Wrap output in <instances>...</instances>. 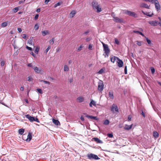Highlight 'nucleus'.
<instances>
[{"label": "nucleus", "instance_id": "ddd939ff", "mask_svg": "<svg viewBox=\"0 0 161 161\" xmlns=\"http://www.w3.org/2000/svg\"><path fill=\"white\" fill-rule=\"evenodd\" d=\"M133 125L131 124L130 125H125L124 127V129L125 130H129L131 129Z\"/></svg>", "mask_w": 161, "mask_h": 161}, {"label": "nucleus", "instance_id": "c9c22d12", "mask_svg": "<svg viewBox=\"0 0 161 161\" xmlns=\"http://www.w3.org/2000/svg\"><path fill=\"white\" fill-rule=\"evenodd\" d=\"M153 14H150V12H147L146 13V15L150 17H151Z\"/></svg>", "mask_w": 161, "mask_h": 161}, {"label": "nucleus", "instance_id": "20e7f679", "mask_svg": "<svg viewBox=\"0 0 161 161\" xmlns=\"http://www.w3.org/2000/svg\"><path fill=\"white\" fill-rule=\"evenodd\" d=\"M88 159L91 160H97L100 159L97 155L92 153H89L87 155Z\"/></svg>", "mask_w": 161, "mask_h": 161}, {"label": "nucleus", "instance_id": "72a5a7b5", "mask_svg": "<svg viewBox=\"0 0 161 161\" xmlns=\"http://www.w3.org/2000/svg\"><path fill=\"white\" fill-rule=\"evenodd\" d=\"M39 26L37 24H36L34 26V29L36 30H37L39 28Z\"/></svg>", "mask_w": 161, "mask_h": 161}, {"label": "nucleus", "instance_id": "de8ad7c7", "mask_svg": "<svg viewBox=\"0 0 161 161\" xmlns=\"http://www.w3.org/2000/svg\"><path fill=\"white\" fill-rule=\"evenodd\" d=\"M26 48L28 50H30V51H32V48L31 47H29L28 46H26Z\"/></svg>", "mask_w": 161, "mask_h": 161}, {"label": "nucleus", "instance_id": "680f3d73", "mask_svg": "<svg viewBox=\"0 0 161 161\" xmlns=\"http://www.w3.org/2000/svg\"><path fill=\"white\" fill-rule=\"evenodd\" d=\"M51 0H45V4H47L48 2H49Z\"/></svg>", "mask_w": 161, "mask_h": 161}, {"label": "nucleus", "instance_id": "dca6fc26", "mask_svg": "<svg viewBox=\"0 0 161 161\" xmlns=\"http://www.w3.org/2000/svg\"><path fill=\"white\" fill-rule=\"evenodd\" d=\"M77 101L79 103L83 102L84 100V98L82 97H79L77 98Z\"/></svg>", "mask_w": 161, "mask_h": 161}, {"label": "nucleus", "instance_id": "5fc2aeb1", "mask_svg": "<svg viewBox=\"0 0 161 161\" xmlns=\"http://www.w3.org/2000/svg\"><path fill=\"white\" fill-rule=\"evenodd\" d=\"M38 16H39V15L38 14H37L35 16V17H34V19L35 20L37 19L38 18Z\"/></svg>", "mask_w": 161, "mask_h": 161}, {"label": "nucleus", "instance_id": "774afa93", "mask_svg": "<svg viewBox=\"0 0 161 161\" xmlns=\"http://www.w3.org/2000/svg\"><path fill=\"white\" fill-rule=\"evenodd\" d=\"M80 119L82 121H84V118L83 116H81Z\"/></svg>", "mask_w": 161, "mask_h": 161}, {"label": "nucleus", "instance_id": "8fccbe9b", "mask_svg": "<svg viewBox=\"0 0 161 161\" xmlns=\"http://www.w3.org/2000/svg\"><path fill=\"white\" fill-rule=\"evenodd\" d=\"M104 84L103 83V82L101 80V91L103 89Z\"/></svg>", "mask_w": 161, "mask_h": 161}, {"label": "nucleus", "instance_id": "09e8293b", "mask_svg": "<svg viewBox=\"0 0 161 161\" xmlns=\"http://www.w3.org/2000/svg\"><path fill=\"white\" fill-rule=\"evenodd\" d=\"M115 43L117 44H119V42L117 39H115Z\"/></svg>", "mask_w": 161, "mask_h": 161}, {"label": "nucleus", "instance_id": "4d7b16f0", "mask_svg": "<svg viewBox=\"0 0 161 161\" xmlns=\"http://www.w3.org/2000/svg\"><path fill=\"white\" fill-rule=\"evenodd\" d=\"M82 46H80L78 48V51H80L81 50V48H82Z\"/></svg>", "mask_w": 161, "mask_h": 161}, {"label": "nucleus", "instance_id": "2f4dec72", "mask_svg": "<svg viewBox=\"0 0 161 161\" xmlns=\"http://www.w3.org/2000/svg\"><path fill=\"white\" fill-rule=\"evenodd\" d=\"M19 9V8L18 7H16L13 9V11L14 13H16L18 11Z\"/></svg>", "mask_w": 161, "mask_h": 161}, {"label": "nucleus", "instance_id": "e433bc0d", "mask_svg": "<svg viewBox=\"0 0 161 161\" xmlns=\"http://www.w3.org/2000/svg\"><path fill=\"white\" fill-rule=\"evenodd\" d=\"M40 81L41 82H43L45 84H48V85H50V82L47 81H45V80H41Z\"/></svg>", "mask_w": 161, "mask_h": 161}, {"label": "nucleus", "instance_id": "4468645a", "mask_svg": "<svg viewBox=\"0 0 161 161\" xmlns=\"http://www.w3.org/2000/svg\"><path fill=\"white\" fill-rule=\"evenodd\" d=\"M76 12L75 10L72 11L69 14V17L70 18H73L76 14Z\"/></svg>", "mask_w": 161, "mask_h": 161}, {"label": "nucleus", "instance_id": "0eeeda50", "mask_svg": "<svg viewBox=\"0 0 161 161\" xmlns=\"http://www.w3.org/2000/svg\"><path fill=\"white\" fill-rule=\"evenodd\" d=\"M148 23L151 25L154 26H156L158 24V22L156 20L150 21L148 22Z\"/></svg>", "mask_w": 161, "mask_h": 161}, {"label": "nucleus", "instance_id": "c756f323", "mask_svg": "<svg viewBox=\"0 0 161 161\" xmlns=\"http://www.w3.org/2000/svg\"><path fill=\"white\" fill-rule=\"evenodd\" d=\"M69 70V67L66 65L64 66V70L65 71H68Z\"/></svg>", "mask_w": 161, "mask_h": 161}, {"label": "nucleus", "instance_id": "0e129e2a", "mask_svg": "<svg viewBox=\"0 0 161 161\" xmlns=\"http://www.w3.org/2000/svg\"><path fill=\"white\" fill-rule=\"evenodd\" d=\"M22 36L23 38H25L26 37V36L25 34H23L22 35Z\"/></svg>", "mask_w": 161, "mask_h": 161}, {"label": "nucleus", "instance_id": "4c0bfd02", "mask_svg": "<svg viewBox=\"0 0 161 161\" xmlns=\"http://www.w3.org/2000/svg\"><path fill=\"white\" fill-rule=\"evenodd\" d=\"M28 78V80L31 81H32L33 80V78H32V77L31 76H29L27 77Z\"/></svg>", "mask_w": 161, "mask_h": 161}, {"label": "nucleus", "instance_id": "c03bdc74", "mask_svg": "<svg viewBox=\"0 0 161 161\" xmlns=\"http://www.w3.org/2000/svg\"><path fill=\"white\" fill-rule=\"evenodd\" d=\"M28 43L30 45H32L33 44V42L31 40L29 39V41H28Z\"/></svg>", "mask_w": 161, "mask_h": 161}, {"label": "nucleus", "instance_id": "58836bf2", "mask_svg": "<svg viewBox=\"0 0 161 161\" xmlns=\"http://www.w3.org/2000/svg\"><path fill=\"white\" fill-rule=\"evenodd\" d=\"M137 44L139 46H141L142 45V42L140 41H136Z\"/></svg>", "mask_w": 161, "mask_h": 161}, {"label": "nucleus", "instance_id": "f8f14e48", "mask_svg": "<svg viewBox=\"0 0 161 161\" xmlns=\"http://www.w3.org/2000/svg\"><path fill=\"white\" fill-rule=\"evenodd\" d=\"M154 4L155 6V8L157 11H158L160 9V7L158 1Z\"/></svg>", "mask_w": 161, "mask_h": 161}, {"label": "nucleus", "instance_id": "864d4df0", "mask_svg": "<svg viewBox=\"0 0 161 161\" xmlns=\"http://www.w3.org/2000/svg\"><path fill=\"white\" fill-rule=\"evenodd\" d=\"M5 62L3 61L1 62V65L2 66H3L5 64Z\"/></svg>", "mask_w": 161, "mask_h": 161}, {"label": "nucleus", "instance_id": "bf43d9fd", "mask_svg": "<svg viewBox=\"0 0 161 161\" xmlns=\"http://www.w3.org/2000/svg\"><path fill=\"white\" fill-rule=\"evenodd\" d=\"M98 89L99 91L101 90V85L99 82L98 83Z\"/></svg>", "mask_w": 161, "mask_h": 161}, {"label": "nucleus", "instance_id": "37998d69", "mask_svg": "<svg viewBox=\"0 0 161 161\" xmlns=\"http://www.w3.org/2000/svg\"><path fill=\"white\" fill-rule=\"evenodd\" d=\"M107 136L110 138H112L113 136V134L112 133L108 134Z\"/></svg>", "mask_w": 161, "mask_h": 161}, {"label": "nucleus", "instance_id": "5701e85b", "mask_svg": "<svg viewBox=\"0 0 161 161\" xmlns=\"http://www.w3.org/2000/svg\"><path fill=\"white\" fill-rule=\"evenodd\" d=\"M95 105H96V103H95V102L94 101L92 100L91 101V102L90 103V104H89L90 106V107H92V105L93 106H95Z\"/></svg>", "mask_w": 161, "mask_h": 161}, {"label": "nucleus", "instance_id": "2eb2a0df", "mask_svg": "<svg viewBox=\"0 0 161 161\" xmlns=\"http://www.w3.org/2000/svg\"><path fill=\"white\" fill-rule=\"evenodd\" d=\"M109 97L111 99H113L114 98V92L112 91H110L109 92Z\"/></svg>", "mask_w": 161, "mask_h": 161}, {"label": "nucleus", "instance_id": "393cba45", "mask_svg": "<svg viewBox=\"0 0 161 161\" xmlns=\"http://www.w3.org/2000/svg\"><path fill=\"white\" fill-rule=\"evenodd\" d=\"M133 32L136 33H139L142 36H144V35L142 32L140 31L134 30L133 31Z\"/></svg>", "mask_w": 161, "mask_h": 161}, {"label": "nucleus", "instance_id": "3c124183", "mask_svg": "<svg viewBox=\"0 0 161 161\" xmlns=\"http://www.w3.org/2000/svg\"><path fill=\"white\" fill-rule=\"evenodd\" d=\"M60 3L58 2L55 4V5L54 6V7L55 8H56V7H57V6H59L60 5Z\"/></svg>", "mask_w": 161, "mask_h": 161}, {"label": "nucleus", "instance_id": "79ce46f5", "mask_svg": "<svg viewBox=\"0 0 161 161\" xmlns=\"http://www.w3.org/2000/svg\"><path fill=\"white\" fill-rule=\"evenodd\" d=\"M131 119V116L130 115H129L128 116V121H130Z\"/></svg>", "mask_w": 161, "mask_h": 161}, {"label": "nucleus", "instance_id": "bb28decb", "mask_svg": "<svg viewBox=\"0 0 161 161\" xmlns=\"http://www.w3.org/2000/svg\"><path fill=\"white\" fill-rule=\"evenodd\" d=\"M129 11V10H122L121 11V12L123 14H125L127 15H128Z\"/></svg>", "mask_w": 161, "mask_h": 161}, {"label": "nucleus", "instance_id": "6e6d98bb", "mask_svg": "<svg viewBox=\"0 0 161 161\" xmlns=\"http://www.w3.org/2000/svg\"><path fill=\"white\" fill-rule=\"evenodd\" d=\"M92 45L91 44H89L88 46V49L89 50H92Z\"/></svg>", "mask_w": 161, "mask_h": 161}, {"label": "nucleus", "instance_id": "6ab92c4d", "mask_svg": "<svg viewBox=\"0 0 161 161\" xmlns=\"http://www.w3.org/2000/svg\"><path fill=\"white\" fill-rule=\"evenodd\" d=\"M118 58L117 57L114 56L113 57L110 58V60L112 62L114 63L115 61L117 60Z\"/></svg>", "mask_w": 161, "mask_h": 161}, {"label": "nucleus", "instance_id": "7ed1b4c3", "mask_svg": "<svg viewBox=\"0 0 161 161\" xmlns=\"http://www.w3.org/2000/svg\"><path fill=\"white\" fill-rule=\"evenodd\" d=\"M25 116L31 122L35 121L38 123L39 122L38 119L37 118L31 116L29 114L25 115Z\"/></svg>", "mask_w": 161, "mask_h": 161}, {"label": "nucleus", "instance_id": "9b49d317", "mask_svg": "<svg viewBox=\"0 0 161 161\" xmlns=\"http://www.w3.org/2000/svg\"><path fill=\"white\" fill-rule=\"evenodd\" d=\"M141 8H149V6H148L147 4L144 3H141L140 5Z\"/></svg>", "mask_w": 161, "mask_h": 161}, {"label": "nucleus", "instance_id": "052dcab7", "mask_svg": "<svg viewBox=\"0 0 161 161\" xmlns=\"http://www.w3.org/2000/svg\"><path fill=\"white\" fill-rule=\"evenodd\" d=\"M17 30L19 32H20V33L22 31V30L20 28H18Z\"/></svg>", "mask_w": 161, "mask_h": 161}, {"label": "nucleus", "instance_id": "13d9d810", "mask_svg": "<svg viewBox=\"0 0 161 161\" xmlns=\"http://www.w3.org/2000/svg\"><path fill=\"white\" fill-rule=\"evenodd\" d=\"M151 70L152 74H153L155 72V69L154 68H152L151 69Z\"/></svg>", "mask_w": 161, "mask_h": 161}, {"label": "nucleus", "instance_id": "ea45409f", "mask_svg": "<svg viewBox=\"0 0 161 161\" xmlns=\"http://www.w3.org/2000/svg\"><path fill=\"white\" fill-rule=\"evenodd\" d=\"M50 49V47L48 46L47 48L46 49V50L45 51V53L46 54L47 53V52H48V51Z\"/></svg>", "mask_w": 161, "mask_h": 161}, {"label": "nucleus", "instance_id": "a18cd8bd", "mask_svg": "<svg viewBox=\"0 0 161 161\" xmlns=\"http://www.w3.org/2000/svg\"><path fill=\"white\" fill-rule=\"evenodd\" d=\"M27 66L29 67H31V68H32L33 69V68H34V67L33 66V65H32V64H31V63H29V64H27Z\"/></svg>", "mask_w": 161, "mask_h": 161}, {"label": "nucleus", "instance_id": "f704fd0d", "mask_svg": "<svg viewBox=\"0 0 161 161\" xmlns=\"http://www.w3.org/2000/svg\"><path fill=\"white\" fill-rule=\"evenodd\" d=\"M39 48L38 47H36V49H35V53H36V54H37L39 51Z\"/></svg>", "mask_w": 161, "mask_h": 161}, {"label": "nucleus", "instance_id": "69168bd1", "mask_svg": "<svg viewBox=\"0 0 161 161\" xmlns=\"http://www.w3.org/2000/svg\"><path fill=\"white\" fill-rule=\"evenodd\" d=\"M91 40V38H87L86 39V41L87 42L90 41Z\"/></svg>", "mask_w": 161, "mask_h": 161}, {"label": "nucleus", "instance_id": "f03ea898", "mask_svg": "<svg viewBox=\"0 0 161 161\" xmlns=\"http://www.w3.org/2000/svg\"><path fill=\"white\" fill-rule=\"evenodd\" d=\"M92 5L93 8L94 10H97V12H100L101 11V8L99 7V6L98 4V3L95 1H93L92 3Z\"/></svg>", "mask_w": 161, "mask_h": 161}, {"label": "nucleus", "instance_id": "7c9ffc66", "mask_svg": "<svg viewBox=\"0 0 161 161\" xmlns=\"http://www.w3.org/2000/svg\"><path fill=\"white\" fill-rule=\"evenodd\" d=\"M8 24V23L7 22H5L3 23L2 24V26L4 27L7 26Z\"/></svg>", "mask_w": 161, "mask_h": 161}, {"label": "nucleus", "instance_id": "473e14b6", "mask_svg": "<svg viewBox=\"0 0 161 161\" xmlns=\"http://www.w3.org/2000/svg\"><path fill=\"white\" fill-rule=\"evenodd\" d=\"M54 39L52 38V39L49 41V42L51 44H53L54 42Z\"/></svg>", "mask_w": 161, "mask_h": 161}, {"label": "nucleus", "instance_id": "f257e3e1", "mask_svg": "<svg viewBox=\"0 0 161 161\" xmlns=\"http://www.w3.org/2000/svg\"><path fill=\"white\" fill-rule=\"evenodd\" d=\"M101 43L103 45V51L104 52V53L103 55L105 57H108L110 53V50L107 44H105L103 42H101Z\"/></svg>", "mask_w": 161, "mask_h": 161}, {"label": "nucleus", "instance_id": "a878e982", "mask_svg": "<svg viewBox=\"0 0 161 161\" xmlns=\"http://www.w3.org/2000/svg\"><path fill=\"white\" fill-rule=\"evenodd\" d=\"M24 131V129H20L19 130V134L20 135H22L23 134Z\"/></svg>", "mask_w": 161, "mask_h": 161}, {"label": "nucleus", "instance_id": "a211bd4d", "mask_svg": "<svg viewBox=\"0 0 161 161\" xmlns=\"http://www.w3.org/2000/svg\"><path fill=\"white\" fill-rule=\"evenodd\" d=\"M32 137L31 134L29 133L27 136V138L26 140V141L27 142L30 141Z\"/></svg>", "mask_w": 161, "mask_h": 161}, {"label": "nucleus", "instance_id": "603ef678", "mask_svg": "<svg viewBox=\"0 0 161 161\" xmlns=\"http://www.w3.org/2000/svg\"><path fill=\"white\" fill-rule=\"evenodd\" d=\"M37 90L38 91V92L40 93H42V90L40 89H39V88L37 89Z\"/></svg>", "mask_w": 161, "mask_h": 161}, {"label": "nucleus", "instance_id": "4be33fe9", "mask_svg": "<svg viewBox=\"0 0 161 161\" xmlns=\"http://www.w3.org/2000/svg\"><path fill=\"white\" fill-rule=\"evenodd\" d=\"M86 117L89 119H97L96 117L90 115H86Z\"/></svg>", "mask_w": 161, "mask_h": 161}, {"label": "nucleus", "instance_id": "338daca9", "mask_svg": "<svg viewBox=\"0 0 161 161\" xmlns=\"http://www.w3.org/2000/svg\"><path fill=\"white\" fill-rule=\"evenodd\" d=\"M41 11V9L40 8H38L36 10V12H39Z\"/></svg>", "mask_w": 161, "mask_h": 161}, {"label": "nucleus", "instance_id": "39448f33", "mask_svg": "<svg viewBox=\"0 0 161 161\" xmlns=\"http://www.w3.org/2000/svg\"><path fill=\"white\" fill-rule=\"evenodd\" d=\"M113 20L116 23H125V21L122 18H119L118 17H114Z\"/></svg>", "mask_w": 161, "mask_h": 161}, {"label": "nucleus", "instance_id": "cd10ccee", "mask_svg": "<svg viewBox=\"0 0 161 161\" xmlns=\"http://www.w3.org/2000/svg\"><path fill=\"white\" fill-rule=\"evenodd\" d=\"M109 121L108 120L106 119L104 121L103 124L106 125H108L109 124Z\"/></svg>", "mask_w": 161, "mask_h": 161}, {"label": "nucleus", "instance_id": "f3484780", "mask_svg": "<svg viewBox=\"0 0 161 161\" xmlns=\"http://www.w3.org/2000/svg\"><path fill=\"white\" fill-rule=\"evenodd\" d=\"M53 122L56 125H60V123L58 120H55L54 119H52Z\"/></svg>", "mask_w": 161, "mask_h": 161}, {"label": "nucleus", "instance_id": "e2e57ef3", "mask_svg": "<svg viewBox=\"0 0 161 161\" xmlns=\"http://www.w3.org/2000/svg\"><path fill=\"white\" fill-rule=\"evenodd\" d=\"M112 16L113 17V19H114V17H116L115 16V15L114 14V13H113L112 14Z\"/></svg>", "mask_w": 161, "mask_h": 161}, {"label": "nucleus", "instance_id": "a19ab883", "mask_svg": "<svg viewBox=\"0 0 161 161\" xmlns=\"http://www.w3.org/2000/svg\"><path fill=\"white\" fill-rule=\"evenodd\" d=\"M146 38L147 43L149 44H150L151 43V41L147 37H146Z\"/></svg>", "mask_w": 161, "mask_h": 161}, {"label": "nucleus", "instance_id": "9d476101", "mask_svg": "<svg viewBox=\"0 0 161 161\" xmlns=\"http://www.w3.org/2000/svg\"><path fill=\"white\" fill-rule=\"evenodd\" d=\"M128 15L134 17H137V15L135 13L129 11Z\"/></svg>", "mask_w": 161, "mask_h": 161}, {"label": "nucleus", "instance_id": "1a4fd4ad", "mask_svg": "<svg viewBox=\"0 0 161 161\" xmlns=\"http://www.w3.org/2000/svg\"><path fill=\"white\" fill-rule=\"evenodd\" d=\"M117 60L118 61H117V63L118 66L119 68L122 67L123 66V62L122 61V60L120 59L119 58H118Z\"/></svg>", "mask_w": 161, "mask_h": 161}, {"label": "nucleus", "instance_id": "b1692460", "mask_svg": "<svg viewBox=\"0 0 161 161\" xmlns=\"http://www.w3.org/2000/svg\"><path fill=\"white\" fill-rule=\"evenodd\" d=\"M92 139L97 143H101V140L97 138H93Z\"/></svg>", "mask_w": 161, "mask_h": 161}, {"label": "nucleus", "instance_id": "49530a36", "mask_svg": "<svg viewBox=\"0 0 161 161\" xmlns=\"http://www.w3.org/2000/svg\"><path fill=\"white\" fill-rule=\"evenodd\" d=\"M125 73V74H127V66H125L124 69Z\"/></svg>", "mask_w": 161, "mask_h": 161}, {"label": "nucleus", "instance_id": "c85d7f7f", "mask_svg": "<svg viewBox=\"0 0 161 161\" xmlns=\"http://www.w3.org/2000/svg\"><path fill=\"white\" fill-rule=\"evenodd\" d=\"M158 1V0H147V1L153 4H154L156 2H157Z\"/></svg>", "mask_w": 161, "mask_h": 161}, {"label": "nucleus", "instance_id": "aec40b11", "mask_svg": "<svg viewBox=\"0 0 161 161\" xmlns=\"http://www.w3.org/2000/svg\"><path fill=\"white\" fill-rule=\"evenodd\" d=\"M42 35L43 36H45L49 33V32L48 31H42Z\"/></svg>", "mask_w": 161, "mask_h": 161}, {"label": "nucleus", "instance_id": "423d86ee", "mask_svg": "<svg viewBox=\"0 0 161 161\" xmlns=\"http://www.w3.org/2000/svg\"><path fill=\"white\" fill-rule=\"evenodd\" d=\"M111 108V111L113 112H114V110L116 112H118V109L117 106V105L114 104H113L112 106L110 108Z\"/></svg>", "mask_w": 161, "mask_h": 161}, {"label": "nucleus", "instance_id": "412c9836", "mask_svg": "<svg viewBox=\"0 0 161 161\" xmlns=\"http://www.w3.org/2000/svg\"><path fill=\"white\" fill-rule=\"evenodd\" d=\"M158 133L157 131H154L153 132V136L155 138H157L158 137Z\"/></svg>", "mask_w": 161, "mask_h": 161}, {"label": "nucleus", "instance_id": "6e6552de", "mask_svg": "<svg viewBox=\"0 0 161 161\" xmlns=\"http://www.w3.org/2000/svg\"><path fill=\"white\" fill-rule=\"evenodd\" d=\"M33 69L38 74L42 73L43 72L41 68H39L37 67H34Z\"/></svg>", "mask_w": 161, "mask_h": 161}]
</instances>
